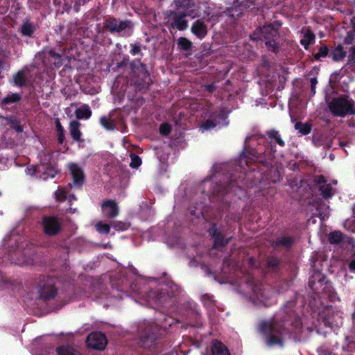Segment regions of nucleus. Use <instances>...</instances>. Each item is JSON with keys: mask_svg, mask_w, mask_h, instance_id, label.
<instances>
[{"mask_svg": "<svg viewBox=\"0 0 355 355\" xmlns=\"http://www.w3.org/2000/svg\"><path fill=\"white\" fill-rule=\"evenodd\" d=\"M6 120L11 128L14 129L17 132L19 133L23 132V126L21 125V121L16 116H12L8 117Z\"/></svg>", "mask_w": 355, "mask_h": 355, "instance_id": "obj_27", "label": "nucleus"}, {"mask_svg": "<svg viewBox=\"0 0 355 355\" xmlns=\"http://www.w3.org/2000/svg\"><path fill=\"white\" fill-rule=\"evenodd\" d=\"M130 223L123 221H114L112 223V227L116 231H125L130 227Z\"/></svg>", "mask_w": 355, "mask_h": 355, "instance_id": "obj_35", "label": "nucleus"}, {"mask_svg": "<svg viewBox=\"0 0 355 355\" xmlns=\"http://www.w3.org/2000/svg\"><path fill=\"white\" fill-rule=\"evenodd\" d=\"M277 38L271 39L266 41L265 44L268 50L275 52L278 49V46L276 42Z\"/></svg>", "mask_w": 355, "mask_h": 355, "instance_id": "obj_42", "label": "nucleus"}, {"mask_svg": "<svg viewBox=\"0 0 355 355\" xmlns=\"http://www.w3.org/2000/svg\"><path fill=\"white\" fill-rule=\"evenodd\" d=\"M69 200L70 201L73 200H76V196L74 194H70L69 196Z\"/></svg>", "mask_w": 355, "mask_h": 355, "instance_id": "obj_60", "label": "nucleus"}, {"mask_svg": "<svg viewBox=\"0 0 355 355\" xmlns=\"http://www.w3.org/2000/svg\"><path fill=\"white\" fill-rule=\"evenodd\" d=\"M202 300L205 304H211V297L208 294H205L202 296Z\"/></svg>", "mask_w": 355, "mask_h": 355, "instance_id": "obj_52", "label": "nucleus"}, {"mask_svg": "<svg viewBox=\"0 0 355 355\" xmlns=\"http://www.w3.org/2000/svg\"><path fill=\"white\" fill-rule=\"evenodd\" d=\"M122 120L123 117L119 112H109L107 115L101 117L100 123L107 130L112 131Z\"/></svg>", "mask_w": 355, "mask_h": 355, "instance_id": "obj_11", "label": "nucleus"}, {"mask_svg": "<svg viewBox=\"0 0 355 355\" xmlns=\"http://www.w3.org/2000/svg\"><path fill=\"white\" fill-rule=\"evenodd\" d=\"M182 2H183V0H175V1L177 6H182Z\"/></svg>", "mask_w": 355, "mask_h": 355, "instance_id": "obj_57", "label": "nucleus"}, {"mask_svg": "<svg viewBox=\"0 0 355 355\" xmlns=\"http://www.w3.org/2000/svg\"><path fill=\"white\" fill-rule=\"evenodd\" d=\"M258 33L261 35V36L258 37V38L261 40H265L267 41L271 39L277 38L279 37L277 29L274 28V26L271 24L266 25L262 28H259L258 32L255 33L254 35L258 34Z\"/></svg>", "mask_w": 355, "mask_h": 355, "instance_id": "obj_17", "label": "nucleus"}, {"mask_svg": "<svg viewBox=\"0 0 355 355\" xmlns=\"http://www.w3.org/2000/svg\"><path fill=\"white\" fill-rule=\"evenodd\" d=\"M335 116L345 117L348 114L355 115V112H331Z\"/></svg>", "mask_w": 355, "mask_h": 355, "instance_id": "obj_54", "label": "nucleus"}, {"mask_svg": "<svg viewBox=\"0 0 355 355\" xmlns=\"http://www.w3.org/2000/svg\"><path fill=\"white\" fill-rule=\"evenodd\" d=\"M293 324L297 327H300L301 325V322L298 320H295V322H293Z\"/></svg>", "mask_w": 355, "mask_h": 355, "instance_id": "obj_59", "label": "nucleus"}, {"mask_svg": "<svg viewBox=\"0 0 355 355\" xmlns=\"http://www.w3.org/2000/svg\"><path fill=\"white\" fill-rule=\"evenodd\" d=\"M87 344L92 349L103 350L107 345V338L101 332H93L87 336Z\"/></svg>", "mask_w": 355, "mask_h": 355, "instance_id": "obj_10", "label": "nucleus"}, {"mask_svg": "<svg viewBox=\"0 0 355 355\" xmlns=\"http://www.w3.org/2000/svg\"><path fill=\"white\" fill-rule=\"evenodd\" d=\"M319 190L321 192L322 197L325 199L332 196V187L329 184H325L319 187Z\"/></svg>", "mask_w": 355, "mask_h": 355, "instance_id": "obj_32", "label": "nucleus"}, {"mask_svg": "<svg viewBox=\"0 0 355 355\" xmlns=\"http://www.w3.org/2000/svg\"><path fill=\"white\" fill-rule=\"evenodd\" d=\"M314 34L310 31H307L304 34V38L301 40V44L307 49L309 45L314 41Z\"/></svg>", "mask_w": 355, "mask_h": 355, "instance_id": "obj_31", "label": "nucleus"}, {"mask_svg": "<svg viewBox=\"0 0 355 355\" xmlns=\"http://www.w3.org/2000/svg\"><path fill=\"white\" fill-rule=\"evenodd\" d=\"M211 355H231L227 346L218 340H213L211 343Z\"/></svg>", "mask_w": 355, "mask_h": 355, "instance_id": "obj_18", "label": "nucleus"}, {"mask_svg": "<svg viewBox=\"0 0 355 355\" xmlns=\"http://www.w3.org/2000/svg\"><path fill=\"white\" fill-rule=\"evenodd\" d=\"M267 135L269 138L275 139V142L280 146L284 147L285 146V142L282 139L278 131L275 130H271L270 131H268Z\"/></svg>", "mask_w": 355, "mask_h": 355, "instance_id": "obj_28", "label": "nucleus"}, {"mask_svg": "<svg viewBox=\"0 0 355 355\" xmlns=\"http://www.w3.org/2000/svg\"><path fill=\"white\" fill-rule=\"evenodd\" d=\"M141 51L140 46L137 44H132V50L131 52L132 54L136 55L139 53Z\"/></svg>", "mask_w": 355, "mask_h": 355, "instance_id": "obj_53", "label": "nucleus"}, {"mask_svg": "<svg viewBox=\"0 0 355 355\" xmlns=\"http://www.w3.org/2000/svg\"><path fill=\"white\" fill-rule=\"evenodd\" d=\"M250 169H251L252 171H255V170H256V168H251Z\"/></svg>", "mask_w": 355, "mask_h": 355, "instance_id": "obj_63", "label": "nucleus"}, {"mask_svg": "<svg viewBox=\"0 0 355 355\" xmlns=\"http://www.w3.org/2000/svg\"><path fill=\"white\" fill-rule=\"evenodd\" d=\"M171 131V126L168 123H164L159 126V132L163 136H168Z\"/></svg>", "mask_w": 355, "mask_h": 355, "instance_id": "obj_41", "label": "nucleus"}, {"mask_svg": "<svg viewBox=\"0 0 355 355\" xmlns=\"http://www.w3.org/2000/svg\"><path fill=\"white\" fill-rule=\"evenodd\" d=\"M254 297L263 304L265 306H268V300L270 297V291L263 285L255 284L252 288Z\"/></svg>", "mask_w": 355, "mask_h": 355, "instance_id": "obj_14", "label": "nucleus"}, {"mask_svg": "<svg viewBox=\"0 0 355 355\" xmlns=\"http://www.w3.org/2000/svg\"><path fill=\"white\" fill-rule=\"evenodd\" d=\"M295 238L291 236H282L277 237L273 241L272 245L275 249L282 248L286 250H290L294 245Z\"/></svg>", "mask_w": 355, "mask_h": 355, "instance_id": "obj_16", "label": "nucleus"}, {"mask_svg": "<svg viewBox=\"0 0 355 355\" xmlns=\"http://www.w3.org/2000/svg\"><path fill=\"white\" fill-rule=\"evenodd\" d=\"M57 355H81L72 347L62 345L56 349Z\"/></svg>", "mask_w": 355, "mask_h": 355, "instance_id": "obj_26", "label": "nucleus"}, {"mask_svg": "<svg viewBox=\"0 0 355 355\" xmlns=\"http://www.w3.org/2000/svg\"><path fill=\"white\" fill-rule=\"evenodd\" d=\"M178 45L180 48L184 51H188L191 48L192 43L186 37H180L178 42Z\"/></svg>", "mask_w": 355, "mask_h": 355, "instance_id": "obj_36", "label": "nucleus"}, {"mask_svg": "<svg viewBox=\"0 0 355 355\" xmlns=\"http://www.w3.org/2000/svg\"><path fill=\"white\" fill-rule=\"evenodd\" d=\"M310 83H311V92H313V94H315V86H316V84L318 83V80L315 78H311L310 79Z\"/></svg>", "mask_w": 355, "mask_h": 355, "instance_id": "obj_51", "label": "nucleus"}, {"mask_svg": "<svg viewBox=\"0 0 355 355\" xmlns=\"http://www.w3.org/2000/svg\"><path fill=\"white\" fill-rule=\"evenodd\" d=\"M159 327L155 324L146 326L140 332L139 345L141 347L148 349L154 354L162 351V345L159 341Z\"/></svg>", "mask_w": 355, "mask_h": 355, "instance_id": "obj_2", "label": "nucleus"}, {"mask_svg": "<svg viewBox=\"0 0 355 355\" xmlns=\"http://www.w3.org/2000/svg\"><path fill=\"white\" fill-rule=\"evenodd\" d=\"M76 111H81V110H80V109H78ZM82 111H85V112L89 111V108L88 107V106L85 105V106H84V108Z\"/></svg>", "mask_w": 355, "mask_h": 355, "instance_id": "obj_61", "label": "nucleus"}, {"mask_svg": "<svg viewBox=\"0 0 355 355\" xmlns=\"http://www.w3.org/2000/svg\"><path fill=\"white\" fill-rule=\"evenodd\" d=\"M105 27L111 32H120L126 28L132 27L130 21H118L115 19H110L106 21Z\"/></svg>", "mask_w": 355, "mask_h": 355, "instance_id": "obj_15", "label": "nucleus"}, {"mask_svg": "<svg viewBox=\"0 0 355 355\" xmlns=\"http://www.w3.org/2000/svg\"><path fill=\"white\" fill-rule=\"evenodd\" d=\"M101 209L105 217L114 218L119 215V208L114 200L107 199L102 202Z\"/></svg>", "mask_w": 355, "mask_h": 355, "instance_id": "obj_13", "label": "nucleus"}, {"mask_svg": "<svg viewBox=\"0 0 355 355\" xmlns=\"http://www.w3.org/2000/svg\"><path fill=\"white\" fill-rule=\"evenodd\" d=\"M49 53L51 55H52L53 57H58V55L57 53H55L53 51H50Z\"/></svg>", "mask_w": 355, "mask_h": 355, "instance_id": "obj_62", "label": "nucleus"}, {"mask_svg": "<svg viewBox=\"0 0 355 355\" xmlns=\"http://www.w3.org/2000/svg\"><path fill=\"white\" fill-rule=\"evenodd\" d=\"M41 224L44 233L49 236L57 235L62 230L60 219L54 216H43Z\"/></svg>", "mask_w": 355, "mask_h": 355, "instance_id": "obj_6", "label": "nucleus"}, {"mask_svg": "<svg viewBox=\"0 0 355 355\" xmlns=\"http://www.w3.org/2000/svg\"><path fill=\"white\" fill-rule=\"evenodd\" d=\"M69 168L73 179V183H69V186L70 187L73 186L80 189L85 180V175L83 168L75 163L69 164Z\"/></svg>", "mask_w": 355, "mask_h": 355, "instance_id": "obj_12", "label": "nucleus"}, {"mask_svg": "<svg viewBox=\"0 0 355 355\" xmlns=\"http://www.w3.org/2000/svg\"><path fill=\"white\" fill-rule=\"evenodd\" d=\"M20 99V96L18 94H12L10 95H8L6 96L3 101V103L5 104L15 103L16 101H18Z\"/></svg>", "mask_w": 355, "mask_h": 355, "instance_id": "obj_44", "label": "nucleus"}, {"mask_svg": "<svg viewBox=\"0 0 355 355\" xmlns=\"http://www.w3.org/2000/svg\"><path fill=\"white\" fill-rule=\"evenodd\" d=\"M175 296V292L168 288L151 290L148 293V297L153 302L163 307H169L173 305Z\"/></svg>", "mask_w": 355, "mask_h": 355, "instance_id": "obj_5", "label": "nucleus"}, {"mask_svg": "<svg viewBox=\"0 0 355 355\" xmlns=\"http://www.w3.org/2000/svg\"><path fill=\"white\" fill-rule=\"evenodd\" d=\"M349 269L352 272H355V252L353 254L352 259L349 263Z\"/></svg>", "mask_w": 355, "mask_h": 355, "instance_id": "obj_50", "label": "nucleus"}, {"mask_svg": "<svg viewBox=\"0 0 355 355\" xmlns=\"http://www.w3.org/2000/svg\"><path fill=\"white\" fill-rule=\"evenodd\" d=\"M330 55L334 61L338 62L346 57V52L341 45H338L331 51Z\"/></svg>", "mask_w": 355, "mask_h": 355, "instance_id": "obj_24", "label": "nucleus"}, {"mask_svg": "<svg viewBox=\"0 0 355 355\" xmlns=\"http://www.w3.org/2000/svg\"><path fill=\"white\" fill-rule=\"evenodd\" d=\"M96 230L101 234H108L110 231V225L109 224L103 223V222H98L96 224Z\"/></svg>", "mask_w": 355, "mask_h": 355, "instance_id": "obj_34", "label": "nucleus"}, {"mask_svg": "<svg viewBox=\"0 0 355 355\" xmlns=\"http://www.w3.org/2000/svg\"><path fill=\"white\" fill-rule=\"evenodd\" d=\"M57 282L55 277L40 275L36 282L40 299L45 302L54 299L58 294Z\"/></svg>", "mask_w": 355, "mask_h": 355, "instance_id": "obj_3", "label": "nucleus"}, {"mask_svg": "<svg viewBox=\"0 0 355 355\" xmlns=\"http://www.w3.org/2000/svg\"><path fill=\"white\" fill-rule=\"evenodd\" d=\"M352 23L353 24L352 29L347 33L344 40L347 44H352L355 42V18L352 19Z\"/></svg>", "mask_w": 355, "mask_h": 355, "instance_id": "obj_30", "label": "nucleus"}, {"mask_svg": "<svg viewBox=\"0 0 355 355\" xmlns=\"http://www.w3.org/2000/svg\"><path fill=\"white\" fill-rule=\"evenodd\" d=\"M309 286L315 294L324 293L328 289L325 277L320 272L315 273L311 277Z\"/></svg>", "mask_w": 355, "mask_h": 355, "instance_id": "obj_8", "label": "nucleus"}, {"mask_svg": "<svg viewBox=\"0 0 355 355\" xmlns=\"http://www.w3.org/2000/svg\"><path fill=\"white\" fill-rule=\"evenodd\" d=\"M259 331L263 335L267 345H277L281 347L284 346V337L292 334L283 321L276 320L261 321L259 325Z\"/></svg>", "mask_w": 355, "mask_h": 355, "instance_id": "obj_1", "label": "nucleus"}, {"mask_svg": "<svg viewBox=\"0 0 355 355\" xmlns=\"http://www.w3.org/2000/svg\"><path fill=\"white\" fill-rule=\"evenodd\" d=\"M69 132L74 141L81 140V132L80 131V123L77 121H72L69 124Z\"/></svg>", "mask_w": 355, "mask_h": 355, "instance_id": "obj_22", "label": "nucleus"}, {"mask_svg": "<svg viewBox=\"0 0 355 355\" xmlns=\"http://www.w3.org/2000/svg\"><path fill=\"white\" fill-rule=\"evenodd\" d=\"M329 53V49L326 46H322L318 53L315 54L314 57L315 60H319L320 57H325L328 55Z\"/></svg>", "mask_w": 355, "mask_h": 355, "instance_id": "obj_45", "label": "nucleus"}, {"mask_svg": "<svg viewBox=\"0 0 355 355\" xmlns=\"http://www.w3.org/2000/svg\"><path fill=\"white\" fill-rule=\"evenodd\" d=\"M314 182L318 184H320V185H322V184H327V180L325 179V178L320 175H318L317 177L315 178V180H314Z\"/></svg>", "mask_w": 355, "mask_h": 355, "instance_id": "obj_48", "label": "nucleus"}, {"mask_svg": "<svg viewBox=\"0 0 355 355\" xmlns=\"http://www.w3.org/2000/svg\"><path fill=\"white\" fill-rule=\"evenodd\" d=\"M208 233L214 241L213 248L214 249L225 248L232 239V236L226 238L225 235L218 230L216 223H212L211 227L208 230Z\"/></svg>", "mask_w": 355, "mask_h": 355, "instance_id": "obj_7", "label": "nucleus"}, {"mask_svg": "<svg viewBox=\"0 0 355 355\" xmlns=\"http://www.w3.org/2000/svg\"><path fill=\"white\" fill-rule=\"evenodd\" d=\"M55 127L57 130L58 141L60 144H62L65 139L64 130L58 119L55 121Z\"/></svg>", "mask_w": 355, "mask_h": 355, "instance_id": "obj_29", "label": "nucleus"}, {"mask_svg": "<svg viewBox=\"0 0 355 355\" xmlns=\"http://www.w3.org/2000/svg\"><path fill=\"white\" fill-rule=\"evenodd\" d=\"M295 128L302 135H309L312 129V125L309 123H302L300 121L296 122L295 124Z\"/></svg>", "mask_w": 355, "mask_h": 355, "instance_id": "obj_25", "label": "nucleus"}, {"mask_svg": "<svg viewBox=\"0 0 355 355\" xmlns=\"http://www.w3.org/2000/svg\"><path fill=\"white\" fill-rule=\"evenodd\" d=\"M173 117V120L175 125L179 126L180 128H183L184 123L182 122V116L184 112H178V116H176L178 112H168Z\"/></svg>", "mask_w": 355, "mask_h": 355, "instance_id": "obj_37", "label": "nucleus"}, {"mask_svg": "<svg viewBox=\"0 0 355 355\" xmlns=\"http://www.w3.org/2000/svg\"><path fill=\"white\" fill-rule=\"evenodd\" d=\"M13 83L15 85L19 87H23L26 85L27 83V75L25 70H21L15 73L13 77Z\"/></svg>", "mask_w": 355, "mask_h": 355, "instance_id": "obj_23", "label": "nucleus"}, {"mask_svg": "<svg viewBox=\"0 0 355 355\" xmlns=\"http://www.w3.org/2000/svg\"><path fill=\"white\" fill-rule=\"evenodd\" d=\"M21 32L24 35H31L33 33V28L31 24H24L21 27Z\"/></svg>", "mask_w": 355, "mask_h": 355, "instance_id": "obj_46", "label": "nucleus"}, {"mask_svg": "<svg viewBox=\"0 0 355 355\" xmlns=\"http://www.w3.org/2000/svg\"><path fill=\"white\" fill-rule=\"evenodd\" d=\"M26 172L28 175H33L35 174V169L34 167H32V168H27L26 169Z\"/></svg>", "mask_w": 355, "mask_h": 355, "instance_id": "obj_55", "label": "nucleus"}, {"mask_svg": "<svg viewBox=\"0 0 355 355\" xmlns=\"http://www.w3.org/2000/svg\"><path fill=\"white\" fill-rule=\"evenodd\" d=\"M349 62H355V47H351L349 49Z\"/></svg>", "mask_w": 355, "mask_h": 355, "instance_id": "obj_49", "label": "nucleus"}, {"mask_svg": "<svg viewBox=\"0 0 355 355\" xmlns=\"http://www.w3.org/2000/svg\"><path fill=\"white\" fill-rule=\"evenodd\" d=\"M186 15L175 14L173 21L171 23L172 27H176L178 30H184L188 26V21L184 19Z\"/></svg>", "mask_w": 355, "mask_h": 355, "instance_id": "obj_21", "label": "nucleus"}, {"mask_svg": "<svg viewBox=\"0 0 355 355\" xmlns=\"http://www.w3.org/2000/svg\"><path fill=\"white\" fill-rule=\"evenodd\" d=\"M92 112H75L78 119H88L90 118Z\"/></svg>", "mask_w": 355, "mask_h": 355, "instance_id": "obj_47", "label": "nucleus"}, {"mask_svg": "<svg viewBox=\"0 0 355 355\" xmlns=\"http://www.w3.org/2000/svg\"><path fill=\"white\" fill-rule=\"evenodd\" d=\"M207 89L209 92H212L215 89V87L214 85H211L207 86Z\"/></svg>", "mask_w": 355, "mask_h": 355, "instance_id": "obj_58", "label": "nucleus"}, {"mask_svg": "<svg viewBox=\"0 0 355 355\" xmlns=\"http://www.w3.org/2000/svg\"><path fill=\"white\" fill-rule=\"evenodd\" d=\"M212 113L215 115V114H216L217 112H212ZM218 113L219 114L218 115H219L220 117H222V118H225V117H226V116H227V114L228 112H218Z\"/></svg>", "mask_w": 355, "mask_h": 355, "instance_id": "obj_56", "label": "nucleus"}, {"mask_svg": "<svg viewBox=\"0 0 355 355\" xmlns=\"http://www.w3.org/2000/svg\"><path fill=\"white\" fill-rule=\"evenodd\" d=\"M280 263L279 259L275 257H269L267 259V266L269 268L276 269Z\"/></svg>", "mask_w": 355, "mask_h": 355, "instance_id": "obj_38", "label": "nucleus"}, {"mask_svg": "<svg viewBox=\"0 0 355 355\" xmlns=\"http://www.w3.org/2000/svg\"><path fill=\"white\" fill-rule=\"evenodd\" d=\"M261 163L264 166H268V162L266 159H260L255 157L251 152L243 151L241 154V162L245 163L248 166H250L252 162Z\"/></svg>", "mask_w": 355, "mask_h": 355, "instance_id": "obj_19", "label": "nucleus"}, {"mask_svg": "<svg viewBox=\"0 0 355 355\" xmlns=\"http://www.w3.org/2000/svg\"><path fill=\"white\" fill-rule=\"evenodd\" d=\"M343 234L340 231L331 232L329 235V242L331 244H338L342 241Z\"/></svg>", "mask_w": 355, "mask_h": 355, "instance_id": "obj_33", "label": "nucleus"}, {"mask_svg": "<svg viewBox=\"0 0 355 355\" xmlns=\"http://www.w3.org/2000/svg\"><path fill=\"white\" fill-rule=\"evenodd\" d=\"M216 126V123H214L212 120L208 119L205 121L200 126V129L202 131L211 130Z\"/></svg>", "mask_w": 355, "mask_h": 355, "instance_id": "obj_43", "label": "nucleus"}, {"mask_svg": "<svg viewBox=\"0 0 355 355\" xmlns=\"http://www.w3.org/2000/svg\"><path fill=\"white\" fill-rule=\"evenodd\" d=\"M238 189H241V186L232 179L220 182H215L212 186L211 193L218 198L222 203L230 205V201L227 199V196L231 193H236Z\"/></svg>", "mask_w": 355, "mask_h": 355, "instance_id": "obj_4", "label": "nucleus"}, {"mask_svg": "<svg viewBox=\"0 0 355 355\" xmlns=\"http://www.w3.org/2000/svg\"><path fill=\"white\" fill-rule=\"evenodd\" d=\"M131 162L130 166L133 168H138L141 164V159L135 154H131Z\"/></svg>", "mask_w": 355, "mask_h": 355, "instance_id": "obj_39", "label": "nucleus"}, {"mask_svg": "<svg viewBox=\"0 0 355 355\" xmlns=\"http://www.w3.org/2000/svg\"><path fill=\"white\" fill-rule=\"evenodd\" d=\"M144 73L145 76H148V75L146 74V73L145 71H144Z\"/></svg>", "mask_w": 355, "mask_h": 355, "instance_id": "obj_64", "label": "nucleus"}, {"mask_svg": "<svg viewBox=\"0 0 355 355\" xmlns=\"http://www.w3.org/2000/svg\"><path fill=\"white\" fill-rule=\"evenodd\" d=\"M55 198L57 201L64 202L67 200V193L63 189H58L55 191Z\"/></svg>", "mask_w": 355, "mask_h": 355, "instance_id": "obj_40", "label": "nucleus"}, {"mask_svg": "<svg viewBox=\"0 0 355 355\" xmlns=\"http://www.w3.org/2000/svg\"><path fill=\"white\" fill-rule=\"evenodd\" d=\"M353 105V101L345 96L335 98L329 103L331 111H352Z\"/></svg>", "mask_w": 355, "mask_h": 355, "instance_id": "obj_9", "label": "nucleus"}, {"mask_svg": "<svg viewBox=\"0 0 355 355\" xmlns=\"http://www.w3.org/2000/svg\"><path fill=\"white\" fill-rule=\"evenodd\" d=\"M191 32L198 37L202 38L207 35V27L202 21L198 20L191 26Z\"/></svg>", "mask_w": 355, "mask_h": 355, "instance_id": "obj_20", "label": "nucleus"}]
</instances>
